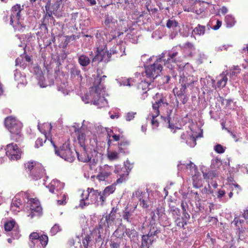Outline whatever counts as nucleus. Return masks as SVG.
<instances>
[{
  "label": "nucleus",
  "instance_id": "obj_1",
  "mask_svg": "<svg viewBox=\"0 0 248 248\" xmlns=\"http://www.w3.org/2000/svg\"><path fill=\"white\" fill-rule=\"evenodd\" d=\"M163 59L164 65L170 71V74L175 78L177 76V73L174 69L176 65V62L180 60L178 57V52L175 51H171L168 53H162L158 58L156 59V62L150 66H146L144 64L145 69V76L146 78L153 81L157 78L162 70V67L160 62Z\"/></svg>",
  "mask_w": 248,
  "mask_h": 248
},
{
  "label": "nucleus",
  "instance_id": "obj_2",
  "mask_svg": "<svg viewBox=\"0 0 248 248\" xmlns=\"http://www.w3.org/2000/svg\"><path fill=\"white\" fill-rule=\"evenodd\" d=\"M101 81L100 78L96 79L93 86L90 89L89 92L81 97L82 100L85 104L91 102L99 108L107 106L108 102L105 98L104 86Z\"/></svg>",
  "mask_w": 248,
  "mask_h": 248
},
{
  "label": "nucleus",
  "instance_id": "obj_3",
  "mask_svg": "<svg viewBox=\"0 0 248 248\" xmlns=\"http://www.w3.org/2000/svg\"><path fill=\"white\" fill-rule=\"evenodd\" d=\"M166 97V94L163 93H156L153 97L152 110L148 114L147 119L151 122L154 129L156 128L159 125L158 120L156 119V117L159 115V108L162 105H168Z\"/></svg>",
  "mask_w": 248,
  "mask_h": 248
},
{
  "label": "nucleus",
  "instance_id": "obj_4",
  "mask_svg": "<svg viewBox=\"0 0 248 248\" xmlns=\"http://www.w3.org/2000/svg\"><path fill=\"white\" fill-rule=\"evenodd\" d=\"M179 171L190 174L192 176L193 185L195 188H199L202 185V181L200 173L198 171L197 167L191 161L189 163H181L178 164Z\"/></svg>",
  "mask_w": 248,
  "mask_h": 248
},
{
  "label": "nucleus",
  "instance_id": "obj_5",
  "mask_svg": "<svg viewBox=\"0 0 248 248\" xmlns=\"http://www.w3.org/2000/svg\"><path fill=\"white\" fill-rule=\"evenodd\" d=\"M5 125L11 134V138L17 141L21 140V123L13 116L7 117L5 119Z\"/></svg>",
  "mask_w": 248,
  "mask_h": 248
},
{
  "label": "nucleus",
  "instance_id": "obj_6",
  "mask_svg": "<svg viewBox=\"0 0 248 248\" xmlns=\"http://www.w3.org/2000/svg\"><path fill=\"white\" fill-rule=\"evenodd\" d=\"M22 9L20 4H17L14 6L10 16V24L13 27L15 31H23L25 26L22 23L20 18V13Z\"/></svg>",
  "mask_w": 248,
  "mask_h": 248
},
{
  "label": "nucleus",
  "instance_id": "obj_7",
  "mask_svg": "<svg viewBox=\"0 0 248 248\" xmlns=\"http://www.w3.org/2000/svg\"><path fill=\"white\" fill-rule=\"evenodd\" d=\"M25 167L34 180H37L40 179L45 174V170L42 164L39 162L33 161H28L25 164Z\"/></svg>",
  "mask_w": 248,
  "mask_h": 248
},
{
  "label": "nucleus",
  "instance_id": "obj_8",
  "mask_svg": "<svg viewBox=\"0 0 248 248\" xmlns=\"http://www.w3.org/2000/svg\"><path fill=\"white\" fill-rule=\"evenodd\" d=\"M196 81H197L196 77L184 72L181 74L179 78V83L181 85V94H184L186 93L188 89L191 91L194 87V83Z\"/></svg>",
  "mask_w": 248,
  "mask_h": 248
},
{
  "label": "nucleus",
  "instance_id": "obj_9",
  "mask_svg": "<svg viewBox=\"0 0 248 248\" xmlns=\"http://www.w3.org/2000/svg\"><path fill=\"white\" fill-rule=\"evenodd\" d=\"M29 246L31 248H45L48 242V237L46 235L39 234L34 232L30 235Z\"/></svg>",
  "mask_w": 248,
  "mask_h": 248
},
{
  "label": "nucleus",
  "instance_id": "obj_10",
  "mask_svg": "<svg viewBox=\"0 0 248 248\" xmlns=\"http://www.w3.org/2000/svg\"><path fill=\"white\" fill-rule=\"evenodd\" d=\"M26 208L31 211V213L28 216L32 218L35 216H39L42 211V207L39 201L35 198H30L29 194L28 198L26 199Z\"/></svg>",
  "mask_w": 248,
  "mask_h": 248
},
{
  "label": "nucleus",
  "instance_id": "obj_11",
  "mask_svg": "<svg viewBox=\"0 0 248 248\" xmlns=\"http://www.w3.org/2000/svg\"><path fill=\"white\" fill-rule=\"evenodd\" d=\"M28 198L27 192H21L17 194L13 199L11 209L13 212H19L20 209L26 207V199Z\"/></svg>",
  "mask_w": 248,
  "mask_h": 248
},
{
  "label": "nucleus",
  "instance_id": "obj_12",
  "mask_svg": "<svg viewBox=\"0 0 248 248\" xmlns=\"http://www.w3.org/2000/svg\"><path fill=\"white\" fill-rule=\"evenodd\" d=\"M51 143L55 148V154L68 162H72L73 160L72 152L68 145L66 143L63 144L60 149H57L52 139H50Z\"/></svg>",
  "mask_w": 248,
  "mask_h": 248
},
{
  "label": "nucleus",
  "instance_id": "obj_13",
  "mask_svg": "<svg viewBox=\"0 0 248 248\" xmlns=\"http://www.w3.org/2000/svg\"><path fill=\"white\" fill-rule=\"evenodd\" d=\"M91 153L92 155H90L85 152L80 155L77 152L79 161L89 163L91 169L93 170L94 166L96 165L98 161V158L97 156V153L95 150Z\"/></svg>",
  "mask_w": 248,
  "mask_h": 248
},
{
  "label": "nucleus",
  "instance_id": "obj_14",
  "mask_svg": "<svg viewBox=\"0 0 248 248\" xmlns=\"http://www.w3.org/2000/svg\"><path fill=\"white\" fill-rule=\"evenodd\" d=\"M6 155L11 160H17L20 158L22 152L18 146L14 143H10L5 149Z\"/></svg>",
  "mask_w": 248,
  "mask_h": 248
},
{
  "label": "nucleus",
  "instance_id": "obj_15",
  "mask_svg": "<svg viewBox=\"0 0 248 248\" xmlns=\"http://www.w3.org/2000/svg\"><path fill=\"white\" fill-rule=\"evenodd\" d=\"M149 194L148 192H142L139 190L134 191L132 194L133 201L138 200L140 205L144 208L148 207Z\"/></svg>",
  "mask_w": 248,
  "mask_h": 248
},
{
  "label": "nucleus",
  "instance_id": "obj_16",
  "mask_svg": "<svg viewBox=\"0 0 248 248\" xmlns=\"http://www.w3.org/2000/svg\"><path fill=\"white\" fill-rule=\"evenodd\" d=\"M115 218V215L108 214L103 218L99 224V228L101 229H105L106 232L109 231V229L114 225V221Z\"/></svg>",
  "mask_w": 248,
  "mask_h": 248
},
{
  "label": "nucleus",
  "instance_id": "obj_17",
  "mask_svg": "<svg viewBox=\"0 0 248 248\" xmlns=\"http://www.w3.org/2000/svg\"><path fill=\"white\" fill-rule=\"evenodd\" d=\"M112 54H117V57L125 55V48H123L121 46L118 45L113 46L109 51L106 52L101 61L105 59L106 56L108 57V59L109 58Z\"/></svg>",
  "mask_w": 248,
  "mask_h": 248
},
{
  "label": "nucleus",
  "instance_id": "obj_18",
  "mask_svg": "<svg viewBox=\"0 0 248 248\" xmlns=\"http://www.w3.org/2000/svg\"><path fill=\"white\" fill-rule=\"evenodd\" d=\"M64 185L58 180H53L50 183L46 186V187L49 189V191L52 193H55L59 195L61 193V190L64 187Z\"/></svg>",
  "mask_w": 248,
  "mask_h": 248
},
{
  "label": "nucleus",
  "instance_id": "obj_19",
  "mask_svg": "<svg viewBox=\"0 0 248 248\" xmlns=\"http://www.w3.org/2000/svg\"><path fill=\"white\" fill-rule=\"evenodd\" d=\"M115 189V186L113 184L107 186L103 192L99 191L95 192V196H100V201L104 202L106 201V198L110 194L113 193Z\"/></svg>",
  "mask_w": 248,
  "mask_h": 248
},
{
  "label": "nucleus",
  "instance_id": "obj_20",
  "mask_svg": "<svg viewBox=\"0 0 248 248\" xmlns=\"http://www.w3.org/2000/svg\"><path fill=\"white\" fill-rule=\"evenodd\" d=\"M110 174V167L107 165H104L99 167V173L97 175V178L99 181H105Z\"/></svg>",
  "mask_w": 248,
  "mask_h": 248
},
{
  "label": "nucleus",
  "instance_id": "obj_21",
  "mask_svg": "<svg viewBox=\"0 0 248 248\" xmlns=\"http://www.w3.org/2000/svg\"><path fill=\"white\" fill-rule=\"evenodd\" d=\"M232 224L237 227L239 237L240 236L241 233H243L247 229L245 225V219L243 218L241 219L240 217H235L232 221Z\"/></svg>",
  "mask_w": 248,
  "mask_h": 248
},
{
  "label": "nucleus",
  "instance_id": "obj_22",
  "mask_svg": "<svg viewBox=\"0 0 248 248\" xmlns=\"http://www.w3.org/2000/svg\"><path fill=\"white\" fill-rule=\"evenodd\" d=\"M198 131L200 132L199 134H195L191 129L192 133L189 135L186 140V143L191 147H194L196 144V138L202 137V131L200 128H198Z\"/></svg>",
  "mask_w": 248,
  "mask_h": 248
},
{
  "label": "nucleus",
  "instance_id": "obj_23",
  "mask_svg": "<svg viewBox=\"0 0 248 248\" xmlns=\"http://www.w3.org/2000/svg\"><path fill=\"white\" fill-rule=\"evenodd\" d=\"M228 81V78L224 72L219 75L217 77V82L215 85V89H221L225 86Z\"/></svg>",
  "mask_w": 248,
  "mask_h": 248
},
{
  "label": "nucleus",
  "instance_id": "obj_24",
  "mask_svg": "<svg viewBox=\"0 0 248 248\" xmlns=\"http://www.w3.org/2000/svg\"><path fill=\"white\" fill-rule=\"evenodd\" d=\"M154 241L153 237H151L149 235H142L140 248H149Z\"/></svg>",
  "mask_w": 248,
  "mask_h": 248
},
{
  "label": "nucleus",
  "instance_id": "obj_25",
  "mask_svg": "<svg viewBox=\"0 0 248 248\" xmlns=\"http://www.w3.org/2000/svg\"><path fill=\"white\" fill-rule=\"evenodd\" d=\"M38 129L40 130V131L44 134V139L43 138H38L37 139V140H36V141L35 142V147H36V148H39V147L42 146L43 144V142H46V140H49L50 141V139H52L51 138H49V134H47V133L45 131H42L41 130L40 125H38Z\"/></svg>",
  "mask_w": 248,
  "mask_h": 248
},
{
  "label": "nucleus",
  "instance_id": "obj_26",
  "mask_svg": "<svg viewBox=\"0 0 248 248\" xmlns=\"http://www.w3.org/2000/svg\"><path fill=\"white\" fill-rule=\"evenodd\" d=\"M163 217H166L164 210L162 207L157 208L155 212L153 213L152 215V219L154 221L159 220L160 221Z\"/></svg>",
  "mask_w": 248,
  "mask_h": 248
},
{
  "label": "nucleus",
  "instance_id": "obj_27",
  "mask_svg": "<svg viewBox=\"0 0 248 248\" xmlns=\"http://www.w3.org/2000/svg\"><path fill=\"white\" fill-rule=\"evenodd\" d=\"M124 233L128 237L131 241L135 242L138 239V232L135 229L126 228Z\"/></svg>",
  "mask_w": 248,
  "mask_h": 248
},
{
  "label": "nucleus",
  "instance_id": "obj_28",
  "mask_svg": "<svg viewBox=\"0 0 248 248\" xmlns=\"http://www.w3.org/2000/svg\"><path fill=\"white\" fill-rule=\"evenodd\" d=\"M75 131L78 135V140L79 143L81 145H82L84 143V141L86 138V134L84 132V128L81 127L80 129L78 130L75 129Z\"/></svg>",
  "mask_w": 248,
  "mask_h": 248
},
{
  "label": "nucleus",
  "instance_id": "obj_29",
  "mask_svg": "<svg viewBox=\"0 0 248 248\" xmlns=\"http://www.w3.org/2000/svg\"><path fill=\"white\" fill-rule=\"evenodd\" d=\"M15 79L18 82V84H21L22 85H26L27 84L26 79L24 75H22L20 72L17 70L15 71Z\"/></svg>",
  "mask_w": 248,
  "mask_h": 248
},
{
  "label": "nucleus",
  "instance_id": "obj_30",
  "mask_svg": "<svg viewBox=\"0 0 248 248\" xmlns=\"http://www.w3.org/2000/svg\"><path fill=\"white\" fill-rule=\"evenodd\" d=\"M70 73L72 78H75L78 82L82 80V76L80 70L77 67H73L70 69Z\"/></svg>",
  "mask_w": 248,
  "mask_h": 248
},
{
  "label": "nucleus",
  "instance_id": "obj_31",
  "mask_svg": "<svg viewBox=\"0 0 248 248\" xmlns=\"http://www.w3.org/2000/svg\"><path fill=\"white\" fill-rule=\"evenodd\" d=\"M78 62L81 66L86 67L90 64V59L85 55H81L78 57Z\"/></svg>",
  "mask_w": 248,
  "mask_h": 248
},
{
  "label": "nucleus",
  "instance_id": "obj_32",
  "mask_svg": "<svg viewBox=\"0 0 248 248\" xmlns=\"http://www.w3.org/2000/svg\"><path fill=\"white\" fill-rule=\"evenodd\" d=\"M160 232L159 229L155 225H151L150 231L147 235H149L151 237H153L155 240L157 237V235Z\"/></svg>",
  "mask_w": 248,
  "mask_h": 248
},
{
  "label": "nucleus",
  "instance_id": "obj_33",
  "mask_svg": "<svg viewBox=\"0 0 248 248\" xmlns=\"http://www.w3.org/2000/svg\"><path fill=\"white\" fill-rule=\"evenodd\" d=\"M129 145V142L126 140H124L123 141H121L120 143H119V151L120 153L127 154L128 153V151L127 150V147Z\"/></svg>",
  "mask_w": 248,
  "mask_h": 248
},
{
  "label": "nucleus",
  "instance_id": "obj_34",
  "mask_svg": "<svg viewBox=\"0 0 248 248\" xmlns=\"http://www.w3.org/2000/svg\"><path fill=\"white\" fill-rule=\"evenodd\" d=\"M134 210V209L129 210L127 208H126L123 212V219L128 222H131L132 220V216H133Z\"/></svg>",
  "mask_w": 248,
  "mask_h": 248
},
{
  "label": "nucleus",
  "instance_id": "obj_35",
  "mask_svg": "<svg viewBox=\"0 0 248 248\" xmlns=\"http://www.w3.org/2000/svg\"><path fill=\"white\" fill-rule=\"evenodd\" d=\"M116 80L117 81L118 83H119L120 86H133V80L131 78H121L119 79H116Z\"/></svg>",
  "mask_w": 248,
  "mask_h": 248
},
{
  "label": "nucleus",
  "instance_id": "obj_36",
  "mask_svg": "<svg viewBox=\"0 0 248 248\" xmlns=\"http://www.w3.org/2000/svg\"><path fill=\"white\" fill-rule=\"evenodd\" d=\"M152 81H150L148 78L144 79V80H141V82L138 84V88L139 90H141L142 91L146 90L149 89V86L150 85Z\"/></svg>",
  "mask_w": 248,
  "mask_h": 248
},
{
  "label": "nucleus",
  "instance_id": "obj_37",
  "mask_svg": "<svg viewBox=\"0 0 248 248\" xmlns=\"http://www.w3.org/2000/svg\"><path fill=\"white\" fill-rule=\"evenodd\" d=\"M225 21L228 28L233 27L236 22L234 17L231 15H228L225 16Z\"/></svg>",
  "mask_w": 248,
  "mask_h": 248
},
{
  "label": "nucleus",
  "instance_id": "obj_38",
  "mask_svg": "<svg viewBox=\"0 0 248 248\" xmlns=\"http://www.w3.org/2000/svg\"><path fill=\"white\" fill-rule=\"evenodd\" d=\"M205 26L198 24L193 30V32L196 35H203L205 33Z\"/></svg>",
  "mask_w": 248,
  "mask_h": 248
},
{
  "label": "nucleus",
  "instance_id": "obj_39",
  "mask_svg": "<svg viewBox=\"0 0 248 248\" xmlns=\"http://www.w3.org/2000/svg\"><path fill=\"white\" fill-rule=\"evenodd\" d=\"M58 200H57V203L59 205H64L67 202L66 199L67 195L66 193H62V192L59 194Z\"/></svg>",
  "mask_w": 248,
  "mask_h": 248
},
{
  "label": "nucleus",
  "instance_id": "obj_40",
  "mask_svg": "<svg viewBox=\"0 0 248 248\" xmlns=\"http://www.w3.org/2000/svg\"><path fill=\"white\" fill-rule=\"evenodd\" d=\"M107 157L109 160H116L119 159L118 153L116 151H108Z\"/></svg>",
  "mask_w": 248,
  "mask_h": 248
},
{
  "label": "nucleus",
  "instance_id": "obj_41",
  "mask_svg": "<svg viewBox=\"0 0 248 248\" xmlns=\"http://www.w3.org/2000/svg\"><path fill=\"white\" fill-rule=\"evenodd\" d=\"M98 191V190H94L91 189V191L90 193H91V195L90 196V201L91 202H101L100 201V196L96 195L95 196V192Z\"/></svg>",
  "mask_w": 248,
  "mask_h": 248
},
{
  "label": "nucleus",
  "instance_id": "obj_42",
  "mask_svg": "<svg viewBox=\"0 0 248 248\" xmlns=\"http://www.w3.org/2000/svg\"><path fill=\"white\" fill-rule=\"evenodd\" d=\"M16 222L15 220H12L6 222L4 224V229L6 231H10L13 228L16 227Z\"/></svg>",
  "mask_w": 248,
  "mask_h": 248
},
{
  "label": "nucleus",
  "instance_id": "obj_43",
  "mask_svg": "<svg viewBox=\"0 0 248 248\" xmlns=\"http://www.w3.org/2000/svg\"><path fill=\"white\" fill-rule=\"evenodd\" d=\"M203 177L204 179L207 180L209 179H213L217 176V174L214 170H209L207 172H203Z\"/></svg>",
  "mask_w": 248,
  "mask_h": 248
},
{
  "label": "nucleus",
  "instance_id": "obj_44",
  "mask_svg": "<svg viewBox=\"0 0 248 248\" xmlns=\"http://www.w3.org/2000/svg\"><path fill=\"white\" fill-rule=\"evenodd\" d=\"M170 212L174 218L180 216V210L177 207L174 206L170 207Z\"/></svg>",
  "mask_w": 248,
  "mask_h": 248
},
{
  "label": "nucleus",
  "instance_id": "obj_45",
  "mask_svg": "<svg viewBox=\"0 0 248 248\" xmlns=\"http://www.w3.org/2000/svg\"><path fill=\"white\" fill-rule=\"evenodd\" d=\"M175 223L179 227L184 228V226L186 225V223H185L182 218H180V217L175 218Z\"/></svg>",
  "mask_w": 248,
  "mask_h": 248
},
{
  "label": "nucleus",
  "instance_id": "obj_46",
  "mask_svg": "<svg viewBox=\"0 0 248 248\" xmlns=\"http://www.w3.org/2000/svg\"><path fill=\"white\" fill-rule=\"evenodd\" d=\"M91 241V237L89 235H86L82 240V245L84 248H88Z\"/></svg>",
  "mask_w": 248,
  "mask_h": 248
},
{
  "label": "nucleus",
  "instance_id": "obj_47",
  "mask_svg": "<svg viewBox=\"0 0 248 248\" xmlns=\"http://www.w3.org/2000/svg\"><path fill=\"white\" fill-rule=\"evenodd\" d=\"M16 65H19L23 68L25 67L27 65L23 57L17 58L16 60Z\"/></svg>",
  "mask_w": 248,
  "mask_h": 248
},
{
  "label": "nucleus",
  "instance_id": "obj_48",
  "mask_svg": "<svg viewBox=\"0 0 248 248\" xmlns=\"http://www.w3.org/2000/svg\"><path fill=\"white\" fill-rule=\"evenodd\" d=\"M226 149L225 147H223L221 144H217L214 146V150L218 154H222L224 153Z\"/></svg>",
  "mask_w": 248,
  "mask_h": 248
},
{
  "label": "nucleus",
  "instance_id": "obj_49",
  "mask_svg": "<svg viewBox=\"0 0 248 248\" xmlns=\"http://www.w3.org/2000/svg\"><path fill=\"white\" fill-rule=\"evenodd\" d=\"M58 90L61 91L63 94L66 95L68 93V90L66 88V85L65 83L62 84L58 86Z\"/></svg>",
  "mask_w": 248,
  "mask_h": 248
},
{
  "label": "nucleus",
  "instance_id": "obj_50",
  "mask_svg": "<svg viewBox=\"0 0 248 248\" xmlns=\"http://www.w3.org/2000/svg\"><path fill=\"white\" fill-rule=\"evenodd\" d=\"M90 188H88V191H84L81 195V200L83 201H90V196L91 195V193H90L89 190Z\"/></svg>",
  "mask_w": 248,
  "mask_h": 248
},
{
  "label": "nucleus",
  "instance_id": "obj_51",
  "mask_svg": "<svg viewBox=\"0 0 248 248\" xmlns=\"http://www.w3.org/2000/svg\"><path fill=\"white\" fill-rule=\"evenodd\" d=\"M60 226L58 224H55L52 228L50 230V233L51 235H54L58 232L61 231Z\"/></svg>",
  "mask_w": 248,
  "mask_h": 248
},
{
  "label": "nucleus",
  "instance_id": "obj_52",
  "mask_svg": "<svg viewBox=\"0 0 248 248\" xmlns=\"http://www.w3.org/2000/svg\"><path fill=\"white\" fill-rule=\"evenodd\" d=\"M114 236L117 238H122L124 235V232L122 231L120 229H116L113 232Z\"/></svg>",
  "mask_w": 248,
  "mask_h": 248
},
{
  "label": "nucleus",
  "instance_id": "obj_53",
  "mask_svg": "<svg viewBox=\"0 0 248 248\" xmlns=\"http://www.w3.org/2000/svg\"><path fill=\"white\" fill-rule=\"evenodd\" d=\"M161 118H163L161 116ZM163 119L165 122H167V123L169 124V128H170L171 130L174 129L176 127L174 125L170 123V115H168L167 117H163Z\"/></svg>",
  "mask_w": 248,
  "mask_h": 248
},
{
  "label": "nucleus",
  "instance_id": "obj_54",
  "mask_svg": "<svg viewBox=\"0 0 248 248\" xmlns=\"http://www.w3.org/2000/svg\"><path fill=\"white\" fill-rule=\"evenodd\" d=\"M117 20L114 19L111 16H108L105 19V23L106 25L108 26L110 23H115Z\"/></svg>",
  "mask_w": 248,
  "mask_h": 248
},
{
  "label": "nucleus",
  "instance_id": "obj_55",
  "mask_svg": "<svg viewBox=\"0 0 248 248\" xmlns=\"http://www.w3.org/2000/svg\"><path fill=\"white\" fill-rule=\"evenodd\" d=\"M136 112H129L126 113L125 115V119L127 121H130L135 117Z\"/></svg>",
  "mask_w": 248,
  "mask_h": 248
},
{
  "label": "nucleus",
  "instance_id": "obj_56",
  "mask_svg": "<svg viewBox=\"0 0 248 248\" xmlns=\"http://www.w3.org/2000/svg\"><path fill=\"white\" fill-rule=\"evenodd\" d=\"M177 25L178 24L175 21L169 20L167 23L166 26L168 28H171L177 27Z\"/></svg>",
  "mask_w": 248,
  "mask_h": 248
},
{
  "label": "nucleus",
  "instance_id": "obj_57",
  "mask_svg": "<svg viewBox=\"0 0 248 248\" xmlns=\"http://www.w3.org/2000/svg\"><path fill=\"white\" fill-rule=\"evenodd\" d=\"M202 193L206 194H210L212 193L213 190L211 189L210 186L209 184L207 186H205L202 190Z\"/></svg>",
  "mask_w": 248,
  "mask_h": 248
},
{
  "label": "nucleus",
  "instance_id": "obj_58",
  "mask_svg": "<svg viewBox=\"0 0 248 248\" xmlns=\"http://www.w3.org/2000/svg\"><path fill=\"white\" fill-rule=\"evenodd\" d=\"M119 175L120 176V177L117 180V184L122 183L125 180L126 174L125 173L123 172L122 173H120Z\"/></svg>",
  "mask_w": 248,
  "mask_h": 248
},
{
  "label": "nucleus",
  "instance_id": "obj_59",
  "mask_svg": "<svg viewBox=\"0 0 248 248\" xmlns=\"http://www.w3.org/2000/svg\"><path fill=\"white\" fill-rule=\"evenodd\" d=\"M66 41L70 42L71 41H74V40H77V39H78L79 36L73 34V35H72L70 36H66Z\"/></svg>",
  "mask_w": 248,
  "mask_h": 248
},
{
  "label": "nucleus",
  "instance_id": "obj_60",
  "mask_svg": "<svg viewBox=\"0 0 248 248\" xmlns=\"http://www.w3.org/2000/svg\"><path fill=\"white\" fill-rule=\"evenodd\" d=\"M97 128L98 130H100L101 133L107 134L108 136H109V138H110V133H108L106 128L103 127L101 125L98 126Z\"/></svg>",
  "mask_w": 248,
  "mask_h": 248
},
{
  "label": "nucleus",
  "instance_id": "obj_61",
  "mask_svg": "<svg viewBox=\"0 0 248 248\" xmlns=\"http://www.w3.org/2000/svg\"><path fill=\"white\" fill-rule=\"evenodd\" d=\"M190 218V215L186 211L183 212V217H182V220H184V221L185 223L187 222L188 220H189Z\"/></svg>",
  "mask_w": 248,
  "mask_h": 248
},
{
  "label": "nucleus",
  "instance_id": "obj_62",
  "mask_svg": "<svg viewBox=\"0 0 248 248\" xmlns=\"http://www.w3.org/2000/svg\"><path fill=\"white\" fill-rule=\"evenodd\" d=\"M221 163L219 160L216 159L215 160L213 161L212 163V166L214 168H217L219 165H220Z\"/></svg>",
  "mask_w": 248,
  "mask_h": 248
},
{
  "label": "nucleus",
  "instance_id": "obj_63",
  "mask_svg": "<svg viewBox=\"0 0 248 248\" xmlns=\"http://www.w3.org/2000/svg\"><path fill=\"white\" fill-rule=\"evenodd\" d=\"M225 194V192L224 190L219 189L218 191L217 197L218 199H221L223 197Z\"/></svg>",
  "mask_w": 248,
  "mask_h": 248
},
{
  "label": "nucleus",
  "instance_id": "obj_64",
  "mask_svg": "<svg viewBox=\"0 0 248 248\" xmlns=\"http://www.w3.org/2000/svg\"><path fill=\"white\" fill-rule=\"evenodd\" d=\"M242 217L246 220L247 223H248V210H246L244 211Z\"/></svg>",
  "mask_w": 248,
  "mask_h": 248
}]
</instances>
